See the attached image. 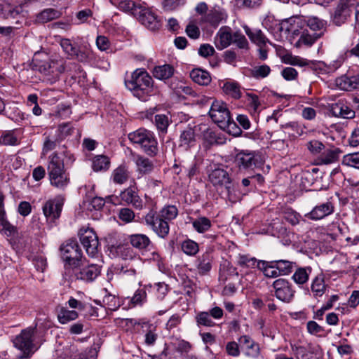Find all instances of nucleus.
<instances>
[{"label": "nucleus", "mask_w": 359, "mask_h": 359, "mask_svg": "<svg viewBox=\"0 0 359 359\" xmlns=\"http://www.w3.org/2000/svg\"><path fill=\"white\" fill-rule=\"evenodd\" d=\"M154 82L151 76L144 69H135L130 78L125 81L126 88L140 100H145L153 92Z\"/></svg>", "instance_id": "f257e3e1"}, {"label": "nucleus", "mask_w": 359, "mask_h": 359, "mask_svg": "<svg viewBox=\"0 0 359 359\" xmlns=\"http://www.w3.org/2000/svg\"><path fill=\"white\" fill-rule=\"evenodd\" d=\"M37 334L36 325L22 330L13 340L15 348L22 351L20 359H29L37 349L34 341Z\"/></svg>", "instance_id": "f03ea898"}, {"label": "nucleus", "mask_w": 359, "mask_h": 359, "mask_svg": "<svg viewBox=\"0 0 359 359\" xmlns=\"http://www.w3.org/2000/svg\"><path fill=\"white\" fill-rule=\"evenodd\" d=\"M210 183L217 189H224L226 198L231 203H235L238 196L236 194V187L229 173L223 168H215L208 175Z\"/></svg>", "instance_id": "7ed1b4c3"}, {"label": "nucleus", "mask_w": 359, "mask_h": 359, "mask_svg": "<svg viewBox=\"0 0 359 359\" xmlns=\"http://www.w3.org/2000/svg\"><path fill=\"white\" fill-rule=\"evenodd\" d=\"M34 67L43 75V81L49 84H53L57 81L60 74L65 70L63 60H36Z\"/></svg>", "instance_id": "20e7f679"}, {"label": "nucleus", "mask_w": 359, "mask_h": 359, "mask_svg": "<svg viewBox=\"0 0 359 359\" xmlns=\"http://www.w3.org/2000/svg\"><path fill=\"white\" fill-rule=\"evenodd\" d=\"M60 251L65 266L72 269L81 266L83 252L75 239H69L64 242L60 247Z\"/></svg>", "instance_id": "39448f33"}, {"label": "nucleus", "mask_w": 359, "mask_h": 359, "mask_svg": "<svg viewBox=\"0 0 359 359\" xmlns=\"http://www.w3.org/2000/svg\"><path fill=\"white\" fill-rule=\"evenodd\" d=\"M233 163L241 173L247 174L259 166L258 155L255 151L241 150L235 155Z\"/></svg>", "instance_id": "423d86ee"}, {"label": "nucleus", "mask_w": 359, "mask_h": 359, "mask_svg": "<svg viewBox=\"0 0 359 359\" xmlns=\"http://www.w3.org/2000/svg\"><path fill=\"white\" fill-rule=\"evenodd\" d=\"M80 243L90 257H95L100 245L98 236L93 229L81 228L78 233Z\"/></svg>", "instance_id": "0eeeda50"}, {"label": "nucleus", "mask_w": 359, "mask_h": 359, "mask_svg": "<svg viewBox=\"0 0 359 359\" xmlns=\"http://www.w3.org/2000/svg\"><path fill=\"white\" fill-rule=\"evenodd\" d=\"M144 220L146 224L160 238H165L169 234V224L167 222V220H165L158 215L156 211L150 210L145 215Z\"/></svg>", "instance_id": "6e6552de"}, {"label": "nucleus", "mask_w": 359, "mask_h": 359, "mask_svg": "<svg viewBox=\"0 0 359 359\" xmlns=\"http://www.w3.org/2000/svg\"><path fill=\"white\" fill-rule=\"evenodd\" d=\"M355 5L356 0H338L334 13L332 15L333 23L337 26L345 23L351 17Z\"/></svg>", "instance_id": "1a4fd4ad"}, {"label": "nucleus", "mask_w": 359, "mask_h": 359, "mask_svg": "<svg viewBox=\"0 0 359 359\" xmlns=\"http://www.w3.org/2000/svg\"><path fill=\"white\" fill-rule=\"evenodd\" d=\"M65 198L58 195L45 202L42 207L43 213L48 222H55L61 215Z\"/></svg>", "instance_id": "9d476101"}, {"label": "nucleus", "mask_w": 359, "mask_h": 359, "mask_svg": "<svg viewBox=\"0 0 359 359\" xmlns=\"http://www.w3.org/2000/svg\"><path fill=\"white\" fill-rule=\"evenodd\" d=\"M11 1L13 0H0V18L15 20L16 24H21L25 20L22 7L13 6Z\"/></svg>", "instance_id": "9b49d317"}, {"label": "nucleus", "mask_w": 359, "mask_h": 359, "mask_svg": "<svg viewBox=\"0 0 359 359\" xmlns=\"http://www.w3.org/2000/svg\"><path fill=\"white\" fill-rule=\"evenodd\" d=\"M275 296L277 299L285 303H290L295 294L292 285L287 279H276L272 284Z\"/></svg>", "instance_id": "f8f14e48"}, {"label": "nucleus", "mask_w": 359, "mask_h": 359, "mask_svg": "<svg viewBox=\"0 0 359 359\" xmlns=\"http://www.w3.org/2000/svg\"><path fill=\"white\" fill-rule=\"evenodd\" d=\"M209 115L219 128L224 126L231 117L226 104L219 100H215L212 102L209 110Z\"/></svg>", "instance_id": "ddd939ff"}, {"label": "nucleus", "mask_w": 359, "mask_h": 359, "mask_svg": "<svg viewBox=\"0 0 359 359\" xmlns=\"http://www.w3.org/2000/svg\"><path fill=\"white\" fill-rule=\"evenodd\" d=\"M73 274L76 280L85 282H92L95 280L101 273V266L91 264L81 268H72Z\"/></svg>", "instance_id": "4468645a"}, {"label": "nucleus", "mask_w": 359, "mask_h": 359, "mask_svg": "<svg viewBox=\"0 0 359 359\" xmlns=\"http://www.w3.org/2000/svg\"><path fill=\"white\" fill-rule=\"evenodd\" d=\"M136 18L143 25L152 31L158 29L161 26L156 15L144 6H142V11Z\"/></svg>", "instance_id": "2eb2a0df"}, {"label": "nucleus", "mask_w": 359, "mask_h": 359, "mask_svg": "<svg viewBox=\"0 0 359 359\" xmlns=\"http://www.w3.org/2000/svg\"><path fill=\"white\" fill-rule=\"evenodd\" d=\"M330 111L334 116L342 118H353L355 114L345 100H339L337 102L331 104Z\"/></svg>", "instance_id": "dca6fc26"}, {"label": "nucleus", "mask_w": 359, "mask_h": 359, "mask_svg": "<svg viewBox=\"0 0 359 359\" xmlns=\"http://www.w3.org/2000/svg\"><path fill=\"white\" fill-rule=\"evenodd\" d=\"M197 139L194 128L187 126L182 130L180 135L179 147L189 150L196 144Z\"/></svg>", "instance_id": "f3484780"}, {"label": "nucleus", "mask_w": 359, "mask_h": 359, "mask_svg": "<svg viewBox=\"0 0 359 359\" xmlns=\"http://www.w3.org/2000/svg\"><path fill=\"white\" fill-rule=\"evenodd\" d=\"M334 210V207L332 203L326 202L314 207L310 212L306 215V217L312 220H319L332 214Z\"/></svg>", "instance_id": "a211bd4d"}, {"label": "nucleus", "mask_w": 359, "mask_h": 359, "mask_svg": "<svg viewBox=\"0 0 359 359\" xmlns=\"http://www.w3.org/2000/svg\"><path fill=\"white\" fill-rule=\"evenodd\" d=\"M227 15L224 10L220 8H213L208 11V12L202 16L201 19V23H208L212 27H217L226 18Z\"/></svg>", "instance_id": "6ab92c4d"}, {"label": "nucleus", "mask_w": 359, "mask_h": 359, "mask_svg": "<svg viewBox=\"0 0 359 359\" xmlns=\"http://www.w3.org/2000/svg\"><path fill=\"white\" fill-rule=\"evenodd\" d=\"M241 348L243 350L248 356L256 358L259 354V346L255 343L249 336H241L238 339Z\"/></svg>", "instance_id": "aec40b11"}, {"label": "nucleus", "mask_w": 359, "mask_h": 359, "mask_svg": "<svg viewBox=\"0 0 359 359\" xmlns=\"http://www.w3.org/2000/svg\"><path fill=\"white\" fill-rule=\"evenodd\" d=\"M120 198L121 202L128 205L130 204L137 209H141L142 208V199L138 196L137 193L131 187H128L121 191Z\"/></svg>", "instance_id": "412c9836"}, {"label": "nucleus", "mask_w": 359, "mask_h": 359, "mask_svg": "<svg viewBox=\"0 0 359 359\" xmlns=\"http://www.w3.org/2000/svg\"><path fill=\"white\" fill-rule=\"evenodd\" d=\"M48 172L49 177L66 172L64 162L56 152L49 156Z\"/></svg>", "instance_id": "4be33fe9"}, {"label": "nucleus", "mask_w": 359, "mask_h": 359, "mask_svg": "<svg viewBox=\"0 0 359 359\" xmlns=\"http://www.w3.org/2000/svg\"><path fill=\"white\" fill-rule=\"evenodd\" d=\"M327 288V285L325 283V277L323 273L316 276L311 281V292L315 299L321 297Z\"/></svg>", "instance_id": "5701e85b"}, {"label": "nucleus", "mask_w": 359, "mask_h": 359, "mask_svg": "<svg viewBox=\"0 0 359 359\" xmlns=\"http://www.w3.org/2000/svg\"><path fill=\"white\" fill-rule=\"evenodd\" d=\"M128 240L133 248L141 251L147 250L152 244L149 238L147 235L142 233L132 234L129 236Z\"/></svg>", "instance_id": "b1692460"}, {"label": "nucleus", "mask_w": 359, "mask_h": 359, "mask_svg": "<svg viewBox=\"0 0 359 359\" xmlns=\"http://www.w3.org/2000/svg\"><path fill=\"white\" fill-rule=\"evenodd\" d=\"M243 29L250 41L258 46H265L269 42L261 29H251L247 25L243 26Z\"/></svg>", "instance_id": "393cba45"}, {"label": "nucleus", "mask_w": 359, "mask_h": 359, "mask_svg": "<svg viewBox=\"0 0 359 359\" xmlns=\"http://www.w3.org/2000/svg\"><path fill=\"white\" fill-rule=\"evenodd\" d=\"M130 177L129 168L126 164H121L115 168L111 175V179L114 184H123Z\"/></svg>", "instance_id": "a878e982"}, {"label": "nucleus", "mask_w": 359, "mask_h": 359, "mask_svg": "<svg viewBox=\"0 0 359 359\" xmlns=\"http://www.w3.org/2000/svg\"><path fill=\"white\" fill-rule=\"evenodd\" d=\"M212 259V256L208 251L198 257L196 260V268L200 274H207L211 270Z\"/></svg>", "instance_id": "bb28decb"}, {"label": "nucleus", "mask_w": 359, "mask_h": 359, "mask_svg": "<svg viewBox=\"0 0 359 359\" xmlns=\"http://www.w3.org/2000/svg\"><path fill=\"white\" fill-rule=\"evenodd\" d=\"M140 147L147 155L151 157L156 156L158 151V142L152 132H150Z\"/></svg>", "instance_id": "cd10ccee"}, {"label": "nucleus", "mask_w": 359, "mask_h": 359, "mask_svg": "<svg viewBox=\"0 0 359 359\" xmlns=\"http://www.w3.org/2000/svg\"><path fill=\"white\" fill-rule=\"evenodd\" d=\"M137 171L141 175H147L151 173L154 169V162L147 157L137 155L135 159Z\"/></svg>", "instance_id": "c85d7f7f"}, {"label": "nucleus", "mask_w": 359, "mask_h": 359, "mask_svg": "<svg viewBox=\"0 0 359 359\" xmlns=\"http://www.w3.org/2000/svg\"><path fill=\"white\" fill-rule=\"evenodd\" d=\"M192 81L201 86H208L211 82V76L208 72L202 69H194L190 72Z\"/></svg>", "instance_id": "c756f323"}, {"label": "nucleus", "mask_w": 359, "mask_h": 359, "mask_svg": "<svg viewBox=\"0 0 359 359\" xmlns=\"http://www.w3.org/2000/svg\"><path fill=\"white\" fill-rule=\"evenodd\" d=\"M57 316L61 324H66L78 318L79 313L74 310H69L64 306H57Z\"/></svg>", "instance_id": "7c9ffc66"}, {"label": "nucleus", "mask_w": 359, "mask_h": 359, "mask_svg": "<svg viewBox=\"0 0 359 359\" xmlns=\"http://www.w3.org/2000/svg\"><path fill=\"white\" fill-rule=\"evenodd\" d=\"M219 38V49H224L231 45L233 40V34H231V28L227 26L222 27L219 29L217 34Z\"/></svg>", "instance_id": "2f4dec72"}, {"label": "nucleus", "mask_w": 359, "mask_h": 359, "mask_svg": "<svg viewBox=\"0 0 359 359\" xmlns=\"http://www.w3.org/2000/svg\"><path fill=\"white\" fill-rule=\"evenodd\" d=\"M111 249L125 260L132 259L135 257L133 249L128 245L121 243H116L111 245Z\"/></svg>", "instance_id": "473e14b6"}, {"label": "nucleus", "mask_w": 359, "mask_h": 359, "mask_svg": "<svg viewBox=\"0 0 359 359\" xmlns=\"http://www.w3.org/2000/svg\"><path fill=\"white\" fill-rule=\"evenodd\" d=\"M257 268L262 271L264 275L267 278H277L280 276V274L278 273V269H276L274 262H267L264 260H260L257 263Z\"/></svg>", "instance_id": "72a5a7b5"}, {"label": "nucleus", "mask_w": 359, "mask_h": 359, "mask_svg": "<svg viewBox=\"0 0 359 359\" xmlns=\"http://www.w3.org/2000/svg\"><path fill=\"white\" fill-rule=\"evenodd\" d=\"M175 69L170 65L156 66L154 68L153 76L159 80H166L174 74Z\"/></svg>", "instance_id": "f704fd0d"}, {"label": "nucleus", "mask_w": 359, "mask_h": 359, "mask_svg": "<svg viewBox=\"0 0 359 359\" xmlns=\"http://www.w3.org/2000/svg\"><path fill=\"white\" fill-rule=\"evenodd\" d=\"M171 121V118L168 114H156L155 116L154 123L160 135L167 133Z\"/></svg>", "instance_id": "c9c22d12"}, {"label": "nucleus", "mask_w": 359, "mask_h": 359, "mask_svg": "<svg viewBox=\"0 0 359 359\" xmlns=\"http://www.w3.org/2000/svg\"><path fill=\"white\" fill-rule=\"evenodd\" d=\"M306 23L312 31L316 32L314 34H320V37L326 29L327 22L317 17L309 18Z\"/></svg>", "instance_id": "e433bc0d"}, {"label": "nucleus", "mask_w": 359, "mask_h": 359, "mask_svg": "<svg viewBox=\"0 0 359 359\" xmlns=\"http://www.w3.org/2000/svg\"><path fill=\"white\" fill-rule=\"evenodd\" d=\"M340 153L341 150L339 148L325 151L318 158L320 163L328 165L337 161Z\"/></svg>", "instance_id": "4c0bfd02"}, {"label": "nucleus", "mask_w": 359, "mask_h": 359, "mask_svg": "<svg viewBox=\"0 0 359 359\" xmlns=\"http://www.w3.org/2000/svg\"><path fill=\"white\" fill-rule=\"evenodd\" d=\"M311 271L312 269L310 266L299 267L296 269L292 278L297 285H303L308 281Z\"/></svg>", "instance_id": "58836bf2"}, {"label": "nucleus", "mask_w": 359, "mask_h": 359, "mask_svg": "<svg viewBox=\"0 0 359 359\" xmlns=\"http://www.w3.org/2000/svg\"><path fill=\"white\" fill-rule=\"evenodd\" d=\"M60 16V11L54 8H47L37 15L36 20L41 23H46L49 21L57 19Z\"/></svg>", "instance_id": "ea45409f"}, {"label": "nucleus", "mask_w": 359, "mask_h": 359, "mask_svg": "<svg viewBox=\"0 0 359 359\" xmlns=\"http://www.w3.org/2000/svg\"><path fill=\"white\" fill-rule=\"evenodd\" d=\"M110 160L104 155L95 156L92 162V168L95 172L106 171L109 168Z\"/></svg>", "instance_id": "a19ab883"}, {"label": "nucleus", "mask_w": 359, "mask_h": 359, "mask_svg": "<svg viewBox=\"0 0 359 359\" xmlns=\"http://www.w3.org/2000/svg\"><path fill=\"white\" fill-rule=\"evenodd\" d=\"M273 262L280 276H286L291 273L296 264L295 262L285 259L273 260Z\"/></svg>", "instance_id": "79ce46f5"}, {"label": "nucleus", "mask_w": 359, "mask_h": 359, "mask_svg": "<svg viewBox=\"0 0 359 359\" xmlns=\"http://www.w3.org/2000/svg\"><path fill=\"white\" fill-rule=\"evenodd\" d=\"M75 52V55L72 57H75L81 62H87L93 57V51L89 46L85 45L79 48L76 47Z\"/></svg>", "instance_id": "37998d69"}, {"label": "nucleus", "mask_w": 359, "mask_h": 359, "mask_svg": "<svg viewBox=\"0 0 359 359\" xmlns=\"http://www.w3.org/2000/svg\"><path fill=\"white\" fill-rule=\"evenodd\" d=\"M151 131L144 129L140 128L134 132L130 133L128 135L129 140L133 144H137L141 146L144 140L149 135Z\"/></svg>", "instance_id": "c03bdc74"}, {"label": "nucleus", "mask_w": 359, "mask_h": 359, "mask_svg": "<svg viewBox=\"0 0 359 359\" xmlns=\"http://www.w3.org/2000/svg\"><path fill=\"white\" fill-rule=\"evenodd\" d=\"M119 6L123 11L130 13L135 17L137 14H140L142 6L133 0L123 1L120 3Z\"/></svg>", "instance_id": "a18cd8bd"}, {"label": "nucleus", "mask_w": 359, "mask_h": 359, "mask_svg": "<svg viewBox=\"0 0 359 359\" xmlns=\"http://www.w3.org/2000/svg\"><path fill=\"white\" fill-rule=\"evenodd\" d=\"M145 325L147 329L144 335V343L149 346H154L158 338L156 327L150 323Z\"/></svg>", "instance_id": "49530a36"}, {"label": "nucleus", "mask_w": 359, "mask_h": 359, "mask_svg": "<svg viewBox=\"0 0 359 359\" xmlns=\"http://www.w3.org/2000/svg\"><path fill=\"white\" fill-rule=\"evenodd\" d=\"M284 63L294 66L305 67L310 65V61L307 59L299 56L292 55V54H286L282 57Z\"/></svg>", "instance_id": "de8ad7c7"}, {"label": "nucleus", "mask_w": 359, "mask_h": 359, "mask_svg": "<svg viewBox=\"0 0 359 359\" xmlns=\"http://www.w3.org/2000/svg\"><path fill=\"white\" fill-rule=\"evenodd\" d=\"M51 185L57 189H65L69 182V177L67 172L49 177Z\"/></svg>", "instance_id": "09e8293b"}, {"label": "nucleus", "mask_w": 359, "mask_h": 359, "mask_svg": "<svg viewBox=\"0 0 359 359\" xmlns=\"http://www.w3.org/2000/svg\"><path fill=\"white\" fill-rule=\"evenodd\" d=\"M223 90L231 97L238 100L241 97V87L236 82H226L223 86Z\"/></svg>", "instance_id": "8fccbe9b"}, {"label": "nucleus", "mask_w": 359, "mask_h": 359, "mask_svg": "<svg viewBox=\"0 0 359 359\" xmlns=\"http://www.w3.org/2000/svg\"><path fill=\"white\" fill-rule=\"evenodd\" d=\"M196 324L198 327H215L216 323L212 320L208 311H200L195 316Z\"/></svg>", "instance_id": "3c124183"}, {"label": "nucleus", "mask_w": 359, "mask_h": 359, "mask_svg": "<svg viewBox=\"0 0 359 359\" xmlns=\"http://www.w3.org/2000/svg\"><path fill=\"white\" fill-rule=\"evenodd\" d=\"M181 249L186 255L189 256H194L198 252L199 246L196 242L191 239H186L182 242Z\"/></svg>", "instance_id": "603ef678"}, {"label": "nucleus", "mask_w": 359, "mask_h": 359, "mask_svg": "<svg viewBox=\"0 0 359 359\" xmlns=\"http://www.w3.org/2000/svg\"><path fill=\"white\" fill-rule=\"evenodd\" d=\"M193 227L198 233H204L208 231L211 226V221L205 217H201L192 222Z\"/></svg>", "instance_id": "864d4df0"}, {"label": "nucleus", "mask_w": 359, "mask_h": 359, "mask_svg": "<svg viewBox=\"0 0 359 359\" xmlns=\"http://www.w3.org/2000/svg\"><path fill=\"white\" fill-rule=\"evenodd\" d=\"M115 273L127 278H133L137 274L135 268L130 264L116 266Z\"/></svg>", "instance_id": "5fc2aeb1"}, {"label": "nucleus", "mask_w": 359, "mask_h": 359, "mask_svg": "<svg viewBox=\"0 0 359 359\" xmlns=\"http://www.w3.org/2000/svg\"><path fill=\"white\" fill-rule=\"evenodd\" d=\"M158 215L165 220H167V222L169 223V222L176 218L178 215V210L175 205H167L162 208L158 212Z\"/></svg>", "instance_id": "6e6d98bb"}, {"label": "nucleus", "mask_w": 359, "mask_h": 359, "mask_svg": "<svg viewBox=\"0 0 359 359\" xmlns=\"http://www.w3.org/2000/svg\"><path fill=\"white\" fill-rule=\"evenodd\" d=\"M319 38H320V34H311L307 29H304L299 40L298 43H302L308 46H312Z\"/></svg>", "instance_id": "4d7b16f0"}, {"label": "nucleus", "mask_w": 359, "mask_h": 359, "mask_svg": "<svg viewBox=\"0 0 359 359\" xmlns=\"http://www.w3.org/2000/svg\"><path fill=\"white\" fill-rule=\"evenodd\" d=\"M342 165L359 169V152L344 155L342 158Z\"/></svg>", "instance_id": "13d9d810"}, {"label": "nucleus", "mask_w": 359, "mask_h": 359, "mask_svg": "<svg viewBox=\"0 0 359 359\" xmlns=\"http://www.w3.org/2000/svg\"><path fill=\"white\" fill-rule=\"evenodd\" d=\"M271 72V68L266 65L255 67L251 69V76L255 79H263L266 77Z\"/></svg>", "instance_id": "bf43d9fd"}, {"label": "nucleus", "mask_w": 359, "mask_h": 359, "mask_svg": "<svg viewBox=\"0 0 359 359\" xmlns=\"http://www.w3.org/2000/svg\"><path fill=\"white\" fill-rule=\"evenodd\" d=\"M259 261L255 257H251L247 255H239L238 257V264L241 267L254 268L257 266Z\"/></svg>", "instance_id": "052dcab7"}, {"label": "nucleus", "mask_w": 359, "mask_h": 359, "mask_svg": "<svg viewBox=\"0 0 359 359\" xmlns=\"http://www.w3.org/2000/svg\"><path fill=\"white\" fill-rule=\"evenodd\" d=\"M186 4V0H163L162 8L165 11H173Z\"/></svg>", "instance_id": "680f3d73"}, {"label": "nucleus", "mask_w": 359, "mask_h": 359, "mask_svg": "<svg viewBox=\"0 0 359 359\" xmlns=\"http://www.w3.org/2000/svg\"><path fill=\"white\" fill-rule=\"evenodd\" d=\"M232 43L241 49H248L249 43L245 36L240 32H235L233 34Z\"/></svg>", "instance_id": "e2e57ef3"}, {"label": "nucleus", "mask_w": 359, "mask_h": 359, "mask_svg": "<svg viewBox=\"0 0 359 359\" xmlns=\"http://www.w3.org/2000/svg\"><path fill=\"white\" fill-rule=\"evenodd\" d=\"M283 218L292 225H296L299 222L300 215L291 208H286L283 212Z\"/></svg>", "instance_id": "0e129e2a"}, {"label": "nucleus", "mask_w": 359, "mask_h": 359, "mask_svg": "<svg viewBox=\"0 0 359 359\" xmlns=\"http://www.w3.org/2000/svg\"><path fill=\"white\" fill-rule=\"evenodd\" d=\"M58 136L60 140H63L67 137L72 135L74 132V127L72 126L71 123H63L58 126L57 128Z\"/></svg>", "instance_id": "69168bd1"}, {"label": "nucleus", "mask_w": 359, "mask_h": 359, "mask_svg": "<svg viewBox=\"0 0 359 359\" xmlns=\"http://www.w3.org/2000/svg\"><path fill=\"white\" fill-rule=\"evenodd\" d=\"M63 51L69 56L75 55L76 46L69 39H62L60 42Z\"/></svg>", "instance_id": "338daca9"}, {"label": "nucleus", "mask_w": 359, "mask_h": 359, "mask_svg": "<svg viewBox=\"0 0 359 359\" xmlns=\"http://www.w3.org/2000/svg\"><path fill=\"white\" fill-rule=\"evenodd\" d=\"M185 32L187 35L192 39H198L201 36L199 27L193 22H190L186 27Z\"/></svg>", "instance_id": "774afa93"}]
</instances>
